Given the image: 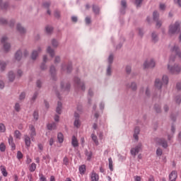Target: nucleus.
<instances>
[{
  "instance_id": "1",
  "label": "nucleus",
  "mask_w": 181,
  "mask_h": 181,
  "mask_svg": "<svg viewBox=\"0 0 181 181\" xmlns=\"http://www.w3.org/2000/svg\"><path fill=\"white\" fill-rule=\"evenodd\" d=\"M173 62H175V58L170 57L168 65V69L170 71V73H171V74H177L178 73H180L181 67L177 64H175L173 66H172Z\"/></svg>"
},
{
  "instance_id": "2",
  "label": "nucleus",
  "mask_w": 181,
  "mask_h": 181,
  "mask_svg": "<svg viewBox=\"0 0 181 181\" xmlns=\"http://www.w3.org/2000/svg\"><path fill=\"white\" fill-rule=\"evenodd\" d=\"M180 30V23L179 22H175L174 24H171L169 26L168 35L172 36L175 33H177Z\"/></svg>"
},
{
  "instance_id": "3",
  "label": "nucleus",
  "mask_w": 181,
  "mask_h": 181,
  "mask_svg": "<svg viewBox=\"0 0 181 181\" xmlns=\"http://www.w3.org/2000/svg\"><path fill=\"white\" fill-rule=\"evenodd\" d=\"M163 83L160 82V80L156 79L155 81V87L158 88V90H160L162 88V86L164 84L165 86H167V84L169 83V78H168L167 76H163Z\"/></svg>"
},
{
  "instance_id": "4",
  "label": "nucleus",
  "mask_w": 181,
  "mask_h": 181,
  "mask_svg": "<svg viewBox=\"0 0 181 181\" xmlns=\"http://www.w3.org/2000/svg\"><path fill=\"white\" fill-rule=\"evenodd\" d=\"M28 134L31 140L33 141L35 139V136L36 135V129H35V126L33 124L29 125Z\"/></svg>"
},
{
  "instance_id": "5",
  "label": "nucleus",
  "mask_w": 181,
  "mask_h": 181,
  "mask_svg": "<svg viewBox=\"0 0 181 181\" xmlns=\"http://www.w3.org/2000/svg\"><path fill=\"white\" fill-rule=\"evenodd\" d=\"M155 61L153 59L147 60L144 64V69H152L155 67Z\"/></svg>"
},
{
  "instance_id": "6",
  "label": "nucleus",
  "mask_w": 181,
  "mask_h": 181,
  "mask_svg": "<svg viewBox=\"0 0 181 181\" xmlns=\"http://www.w3.org/2000/svg\"><path fill=\"white\" fill-rule=\"evenodd\" d=\"M6 40H8V37H3L1 39V43L4 45L5 52H9V49H11V44L6 42Z\"/></svg>"
},
{
  "instance_id": "7",
  "label": "nucleus",
  "mask_w": 181,
  "mask_h": 181,
  "mask_svg": "<svg viewBox=\"0 0 181 181\" xmlns=\"http://www.w3.org/2000/svg\"><path fill=\"white\" fill-rule=\"evenodd\" d=\"M155 141L158 145H160L163 148H168V141L165 139L156 138Z\"/></svg>"
},
{
  "instance_id": "8",
  "label": "nucleus",
  "mask_w": 181,
  "mask_h": 181,
  "mask_svg": "<svg viewBox=\"0 0 181 181\" xmlns=\"http://www.w3.org/2000/svg\"><path fill=\"white\" fill-rule=\"evenodd\" d=\"M142 149V144H139L136 147L131 149V153L133 156H136V153H139V151Z\"/></svg>"
},
{
  "instance_id": "9",
  "label": "nucleus",
  "mask_w": 181,
  "mask_h": 181,
  "mask_svg": "<svg viewBox=\"0 0 181 181\" xmlns=\"http://www.w3.org/2000/svg\"><path fill=\"white\" fill-rule=\"evenodd\" d=\"M74 83L76 87H78V88H81L82 91H84V90H86V86H84V83L80 81V79L78 78H74Z\"/></svg>"
},
{
  "instance_id": "10",
  "label": "nucleus",
  "mask_w": 181,
  "mask_h": 181,
  "mask_svg": "<svg viewBox=\"0 0 181 181\" xmlns=\"http://www.w3.org/2000/svg\"><path fill=\"white\" fill-rule=\"evenodd\" d=\"M171 52L172 53H174L175 54H176V56H177L179 59H181V52L177 45H174L171 48Z\"/></svg>"
},
{
  "instance_id": "11",
  "label": "nucleus",
  "mask_w": 181,
  "mask_h": 181,
  "mask_svg": "<svg viewBox=\"0 0 181 181\" xmlns=\"http://www.w3.org/2000/svg\"><path fill=\"white\" fill-rule=\"evenodd\" d=\"M74 117H75V121L74 123V127H76V128H80V119L78 118H80V115H78V113H75L74 114Z\"/></svg>"
},
{
  "instance_id": "12",
  "label": "nucleus",
  "mask_w": 181,
  "mask_h": 181,
  "mask_svg": "<svg viewBox=\"0 0 181 181\" xmlns=\"http://www.w3.org/2000/svg\"><path fill=\"white\" fill-rule=\"evenodd\" d=\"M41 52H42V48L40 47H38L37 51L36 50L33 51V53L31 54V59L33 60H36V57H37L39 53H40Z\"/></svg>"
},
{
  "instance_id": "13",
  "label": "nucleus",
  "mask_w": 181,
  "mask_h": 181,
  "mask_svg": "<svg viewBox=\"0 0 181 181\" xmlns=\"http://www.w3.org/2000/svg\"><path fill=\"white\" fill-rule=\"evenodd\" d=\"M170 181H176V179H177V172L176 171H172L169 175Z\"/></svg>"
},
{
  "instance_id": "14",
  "label": "nucleus",
  "mask_w": 181,
  "mask_h": 181,
  "mask_svg": "<svg viewBox=\"0 0 181 181\" xmlns=\"http://www.w3.org/2000/svg\"><path fill=\"white\" fill-rule=\"evenodd\" d=\"M91 181L100 180V176L95 172L93 171L90 175Z\"/></svg>"
},
{
  "instance_id": "15",
  "label": "nucleus",
  "mask_w": 181,
  "mask_h": 181,
  "mask_svg": "<svg viewBox=\"0 0 181 181\" xmlns=\"http://www.w3.org/2000/svg\"><path fill=\"white\" fill-rule=\"evenodd\" d=\"M71 145L74 148H77L78 146V140L76 136H73L71 139Z\"/></svg>"
},
{
  "instance_id": "16",
  "label": "nucleus",
  "mask_w": 181,
  "mask_h": 181,
  "mask_svg": "<svg viewBox=\"0 0 181 181\" xmlns=\"http://www.w3.org/2000/svg\"><path fill=\"white\" fill-rule=\"evenodd\" d=\"M8 144H9V145H11L12 150L15 151L16 146H15V143H13V137L12 136V135L9 136Z\"/></svg>"
},
{
  "instance_id": "17",
  "label": "nucleus",
  "mask_w": 181,
  "mask_h": 181,
  "mask_svg": "<svg viewBox=\"0 0 181 181\" xmlns=\"http://www.w3.org/2000/svg\"><path fill=\"white\" fill-rule=\"evenodd\" d=\"M24 141H25V146L29 148L30 146V144H31V141H30V137H29L28 136V134H25L24 136Z\"/></svg>"
},
{
  "instance_id": "18",
  "label": "nucleus",
  "mask_w": 181,
  "mask_h": 181,
  "mask_svg": "<svg viewBox=\"0 0 181 181\" xmlns=\"http://www.w3.org/2000/svg\"><path fill=\"white\" fill-rule=\"evenodd\" d=\"M61 88L63 91H66V90L67 91L70 89V84L62 83H61Z\"/></svg>"
},
{
  "instance_id": "19",
  "label": "nucleus",
  "mask_w": 181,
  "mask_h": 181,
  "mask_svg": "<svg viewBox=\"0 0 181 181\" xmlns=\"http://www.w3.org/2000/svg\"><path fill=\"white\" fill-rule=\"evenodd\" d=\"M90 136L95 145H96V146H98L100 145V142H98V137H97V136L94 134H92Z\"/></svg>"
},
{
  "instance_id": "20",
  "label": "nucleus",
  "mask_w": 181,
  "mask_h": 181,
  "mask_svg": "<svg viewBox=\"0 0 181 181\" xmlns=\"http://www.w3.org/2000/svg\"><path fill=\"white\" fill-rule=\"evenodd\" d=\"M15 59L18 62H19V60H21V59H22V51L18 50V51H17L16 52V54H15Z\"/></svg>"
},
{
  "instance_id": "21",
  "label": "nucleus",
  "mask_w": 181,
  "mask_h": 181,
  "mask_svg": "<svg viewBox=\"0 0 181 181\" xmlns=\"http://www.w3.org/2000/svg\"><path fill=\"white\" fill-rule=\"evenodd\" d=\"M139 127H136L134 129V139H136V141H138L139 139V137L138 136V135H139Z\"/></svg>"
},
{
  "instance_id": "22",
  "label": "nucleus",
  "mask_w": 181,
  "mask_h": 181,
  "mask_svg": "<svg viewBox=\"0 0 181 181\" xmlns=\"http://www.w3.org/2000/svg\"><path fill=\"white\" fill-rule=\"evenodd\" d=\"M0 170L4 177H6V176H8V171H6V168H5L4 165H1Z\"/></svg>"
},
{
  "instance_id": "23",
  "label": "nucleus",
  "mask_w": 181,
  "mask_h": 181,
  "mask_svg": "<svg viewBox=\"0 0 181 181\" xmlns=\"http://www.w3.org/2000/svg\"><path fill=\"white\" fill-rule=\"evenodd\" d=\"M17 30L20 32V33H26V29L25 28L22 27L21 24H17Z\"/></svg>"
},
{
  "instance_id": "24",
  "label": "nucleus",
  "mask_w": 181,
  "mask_h": 181,
  "mask_svg": "<svg viewBox=\"0 0 181 181\" xmlns=\"http://www.w3.org/2000/svg\"><path fill=\"white\" fill-rule=\"evenodd\" d=\"M57 124L56 123H51L47 124V129L49 131H53V129H56Z\"/></svg>"
},
{
  "instance_id": "25",
  "label": "nucleus",
  "mask_w": 181,
  "mask_h": 181,
  "mask_svg": "<svg viewBox=\"0 0 181 181\" xmlns=\"http://www.w3.org/2000/svg\"><path fill=\"white\" fill-rule=\"evenodd\" d=\"M62 102H58L57 107L56 109V112H57V114H62Z\"/></svg>"
},
{
  "instance_id": "26",
  "label": "nucleus",
  "mask_w": 181,
  "mask_h": 181,
  "mask_svg": "<svg viewBox=\"0 0 181 181\" xmlns=\"http://www.w3.org/2000/svg\"><path fill=\"white\" fill-rule=\"evenodd\" d=\"M6 132V127L4 123H0V133L4 134Z\"/></svg>"
},
{
  "instance_id": "27",
  "label": "nucleus",
  "mask_w": 181,
  "mask_h": 181,
  "mask_svg": "<svg viewBox=\"0 0 181 181\" xmlns=\"http://www.w3.org/2000/svg\"><path fill=\"white\" fill-rule=\"evenodd\" d=\"M108 161H109V169H110V170L111 172H112L114 170L112 158H108Z\"/></svg>"
},
{
  "instance_id": "28",
  "label": "nucleus",
  "mask_w": 181,
  "mask_h": 181,
  "mask_svg": "<svg viewBox=\"0 0 181 181\" xmlns=\"http://www.w3.org/2000/svg\"><path fill=\"white\" fill-rule=\"evenodd\" d=\"M22 136V134L21 133V132H19V130H16L14 132V137L16 138V139H21Z\"/></svg>"
},
{
  "instance_id": "29",
  "label": "nucleus",
  "mask_w": 181,
  "mask_h": 181,
  "mask_svg": "<svg viewBox=\"0 0 181 181\" xmlns=\"http://www.w3.org/2000/svg\"><path fill=\"white\" fill-rule=\"evenodd\" d=\"M57 138L59 144H63V141H64V136H63V134L59 133Z\"/></svg>"
},
{
  "instance_id": "30",
  "label": "nucleus",
  "mask_w": 181,
  "mask_h": 181,
  "mask_svg": "<svg viewBox=\"0 0 181 181\" xmlns=\"http://www.w3.org/2000/svg\"><path fill=\"white\" fill-rule=\"evenodd\" d=\"M50 74L52 77V79L54 80V77L56 76V69L54 68V66L50 67Z\"/></svg>"
},
{
  "instance_id": "31",
  "label": "nucleus",
  "mask_w": 181,
  "mask_h": 181,
  "mask_svg": "<svg viewBox=\"0 0 181 181\" xmlns=\"http://www.w3.org/2000/svg\"><path fill=\"white\" fill-rule=\"evenodd\" d=\"M79 172L81 175H84V173H86V165H82L79 167Z\"/></svg>"
},
{
  "instance_id": "32",
  "label": "nucleus",
  "mask_w": 181,
  "mask_h": 181,
  "mask_svg": "<svg viewBox=\"0 0 181 181\" xmlns=\"http://www.w3.org/2000/svg\"><path fill=\"white\" fill-rule=\"evenodd\" d=\"M8 80L9 81H13L15 80V74L12 71L8 73Z\"/></svg>"
},
{
  "instance_id": "33",
  "label": "nucleus",
  "mask_w": 181,
  "mask_h": 181,
  "mask_svg": "<svg viewBox=\"0 0 181 181\" xmlns=\"http://www.w3.org/2000/svg\"><path fill=\"white\" fill-rule=\"evenodd\" d=\"M47 53L50 54L51 57H53L54 56V50H53L50 47H48L47 49Z\"/></svg>"
},
{
  "instance_id": "34",
  "label": "nucleus",
  "mask_w": 181,
  "mask_h": 181,
  "mask_svg": "<svg viewBox=\"0 0 181 181\" xmlns=\"http://www.w3.org/2000/svg\"><path fill=\"white\" fill-rule=\"evenodd\" d=\"M93 11L95 15H98V13H100V8H98L97 6H93Z\"/></svg>"
},
{
  "instance_id": "35",
  "label": "nucleus",
  "mask_w": 181,
  "mask_h": 181,
  "mask_svg": "<svg viewBox=\"0 0 181 181\" xmlns=\"http://www.w3.org/2000/svg\"><path fill=\"white\" fill-rule=\"evenodd\" d=\"M36 170V164L35 163H33L30 165V172H35Z\"/></svg>"
},
{
  "instance_id": "36",
  "label": "nucleus",
  "mask_w": 181,
  "mask_h": 181,
  "mask_svg": "<svg viewBox=\"0 0 181 181\" xmlns=\"http://www.w3.org/2000/svg\"><path fill=\"white\" fill-rule=\"evenodd\" d=\"M62 70H66V73H70L71 71V66L68 65L66 67L62 66Z\"/></svg>"
},
{
  "instance_id": "37",
  "label": "nucleus",
  "mask_w": 181,
  "mask_h": 181,
  "mask_svg": "<svg viewBox=\"0 0 181 181\" xmlns=\"http://www.w3.org/2000/svg\"><path fill=\"white\" fill-rule=\"evenodd\" d=\"M86 155L87 156V160H90L91 156H93V153L91 151H86Z\"/></svg>"
},
{
  "instance_id": "38",
  "label": "nucleus",
  "mask_w": 181,
  "mask_h": 181,
  "mask_svg": "<svg viewBox=\"0 0 181 181\" xmlns=\"http://www.w3.org/2000/svg\"><path fill=\"white\" fill-rule=\"evenodd\" d=\"M153 21H158L159 18V13H158V11H154L153 13Z\"/></svg>"
},
{
  "instance_id": "39",
  "label": "nucleus",
  "mask_w": 181,
  "mask_h": 181,
  "mask_svg": "<svg viewBox=\"0 0 181 181\" xmlns=\"http://www.w3.org/2000/svg\"><path fill=\"white\" fill-rule=\"evenodd\" d=\"M6 149V146H5V144L1 143L0 144V151H1V152H5Z\"/></svg>"
},
{
  "instance_id": "40",
  "label": "nucleus",
  "mask_w": 181,
  "mask_h": 181,
  "mask_svg": "<svg viewBox=\"0 0 181 181\" xmlns=\"http://www.w3.org/2000/svg\"><path fill=\"white\" fill-rule=\"evenodd\" d=\"M45 29L47 33H52V32H53V28L52 26H47Z\"/></svg>"
},
{
  "instance_id": "41",
  "label": "nucleus",
  "mask_w": 181,
  "mask_h": 181,
  "mask_svg": "<svg viewBox=\"0 0 181 181\" xmlns=\"http://www.w3.org/2000/svg\"><path fill=\"white\" fill-rule=\"evenodd\" d=\"M2 0H0V6L2 9H6V8H8V4L6 3H4V4H1Z\"/></svg>"
},
{
  "instance_id": "42",
  "label": "nucleus",
  "mask_w": 181,
  "mask_h": 181,
  "mask_svg": "<svg viewBox=\"0 0 181 181\" xmlns=\"http://www.w3.org/2000/svg\"><path fill=\"white\" fill-rule=\"evenodd\" d=\"M162 153H163V151L161 148H158L157 150H156V155L157 156H162Z\"/></svg>"
},
{
  "instance_id": "43",
  "label": "nucleus",
  "mask_w": 181,
  "mask_h": 181,
  "mask_svg": "<svg viewBox=\"0 0 181 181\" xmlns=\"http://www.w3.org/2000/svg\"><path fill=\"white\" fill-rule=\"evenodd\" d=\"M52 45L54 47H57V46H59V42L56 40H52Z\"/></svg>"
},
{
  "instance_id": "44",
  "label": "nucleus",
  "mask_w": 181,
  "mask_h": 181,
  "mask_svg": "<svg viewBox=\"0 0 181 181\" xmlns=\"http://www.w3.org/2000/svg\"><path fill=\"white\" fill-rule=\"evenodd\" d=\"M63 163L66 165V166H68L69 165V158L67 157H64V159H63Z\"/></svg>"
},
{
  "instance_id": "45",
  "label": "nucleus",
  "mask_w": 181,
  "mask_h": 181,
  "mask_svg": "<svg viewBox=\"0 0 181 181\" xmlns=\"http://www.w3.org/2000/svg\"><path fill=\"white\" fill-rule=\"evenodd\" d=\"M23 158V154H22V152L18 151L17 152V159H22Z\"/></svg>"
},
{
  "instance_id": "46",
  "label": "nucleus",
  "mask_w": 181,
  "mask_h": 181,
  "mask_svg": "<svg viewBox=\"0 0 181 181\" xmlns=\"http://www.w3.org/2000/svg\"><path fill=\"white\" fill-rule=\"evenodd\" d=\"M114 60V55L110 54L108 58V63L109 64H111Z\"/></svg>"
},
{
  "instance_id": "47",
  "label": "nucleus",
  "mask_w": 181,
  "mask_h": 181,
  "mask_svg": "<svg viewBox=\"0 0 181 181\" xmlns=\"http://www.w3.org/2000/svg\"><path fill=\"white\" fill-rule=\"evenodd\" d=\"M15 110L16 111H17V112H19V111H21V105H19V103H16Z\"/></svg>"
},
{
  "instance_id": "48",
  "label": "nucleus",
  "mask_w": 181,
  "mask_h": 181,
  "mask_svg": "<svg viewBox=\"0 0 181 181\" xmlns=\"http://www.w3.org/2000/svg\"><path fill=\"white\" fill-rule=\"evenodd\" d=\"M33 117H34V119L37 121V119H39V112L35 111L33 113Z\"/></svg>"
},
{
  "instance_id": "49",
  "label": "nucleus",
  "mask_w": 181,
  "mask_h": 181,
  "mask_svg": "<svg viewBox=\"0 0 181 181\" xmlns=\"http://www.w3.org/2000/svg\"><path fill=\"white\" fill-rule=\"evenodd\" d=\"M152 40L154 42L158 40V35L155 33L152 34Z\"/></svg>"
},
{
  "instance_id": "50",
  "label": "nucleus",
  "mask_w": 181,
  "mask_h": 181,
  "mask_svg": "<svg viewBox=\"0 0 181 181\" xmlns=\"http://www.w3.org/2000/svg\"><path fill=\"white\" fill-rule=\"evenodd\" d=\"M25 97H26V94L25 93H21L19 96V100L22 101V100H25Z\"/></svg>"
},
{
  "instance_id": "51",
  "label": "nucleus",
  "mask_w": 181,
  "mask_h": 181,
  "mask_svg": "<svg viewBox=\"0 0 181 181\" xmlns=\"http://www.w3.org/2000/svg\"><path fill=\"white\" fill-rule=\"evenodd\" d=\"M39 176H40V181H47L46 177H45L43 174H40Z\"/></svg>"
},
{
  "instance_id": "52",
  "label": "nucleus",
  "mask_w": 181,
  "mask_h": 181,
  "mask_svg": "<svg viewBox=\"0 0 181 181\" xmlns=\"http://www.w3.org/2000/svg\"><path fill=\"white\" fill-rule=\"evenodd\" d=\"M130 88L132 90H133V91H135V90H136V83H132Z\"/></svg>"
},
{
  "instance_id": "53",
  "label": "nucleus",
  "mask_w": 181,
  "mask_h": 181,
  "mask_svg": "<svg viewBox=\"0 0 181 181\" xmlns=\"http://www.w3.org/2000/svg\"><path fill=\"white\" fill-rule=\"evenodd\" d=\"M107 75L111 76V65H109L107 69Z\"/></svg>"
},
{
  "instance_id": "54",
  "label": "nucleus",
  "mask_w": 181,
  "mask_h": 181,
  "mask_svg": "<svg viewBox=\"0 0 181 181\" xmlns=\"http://www.w3.org/2000/svg\"><path fill=\"white\" fill-rule=\"evenodd\" d=\"M121 5L123 8H127V1L125 0H122L121 1Z\"/></svg>"
},
{
  "instance_id": "55",
  "label": "nucleus",
  "mask_w": 181,
  "mask_h": 181,
  "mask_svg": "<svg viewBox=\"0 0 181 181\" xmlns=\"http://www.w3.org/2000/svg\"><path fill=\"white\" fill-rule=\"evenodd\" d=\"M85 21H86V23H87V25H90V23H91V18H90L89 17H86Z\"/></svg>"
},
{
  "instance_id": "56",
  "label": "nucleus",
  "mask_w": 181,
  "mask_h": 181,
  "mask_svg": "<svg viewBox=\"0 0 181 181\" xmlns=\"http://www.w3.org/2000/svg\"><path fill=\"white\" fill-rule=\"evenodd\" d=\"M0 66H1V70H4L5 67H6V64L4 62H0Z\"/></svg>"
},
{
  "instance_id": "57",
  "label": "nucleus",
  "mask_w": 181,
  "mask_h": 181,
  "mask_svg": "<svg viewBox=\"0 0 181 181\" xmlns=\"http://www.w3.org/2000/svg\"><path fill=\"white\" fill-rule=\"evenodd\" d=\"M166 8V6L163 4H160V11H165V8Z\"/></svg>"
},
{
  "instance_id": "58",
  "label": "nucleus",
  "mask_w": 181,
  "mask_h": 181,
  "mask_svg": "<svg viewBox=\"0 0 181 181\" xmlns=\"http://www.w3.org/2000/svg\"><path fill=\"white\" fill-rule=\"evenodd\" d=\"M135 4L136 6H140L141 4H142V0H136Z\"/></svg>"
},
{
  "instance_id": "59",
  "label": "nucleus",
  "mask_w": 181,
  "mask_h": 181,
  "mask_svg": "<svg viewBox=\"0 0 181 181\" xmlns=\"http://www.w3.org/2000/svg\"><path fill=\"white\" fill-rule=\"evenodd\" d=\"M155 110H156V112H160V107L159 105H156Z\"/></svg>"
},
{
  "instance_id": "60",
  "label": "nucleus",
  "mask_w": 181,
  "mask_h": 181,
  "mask_svg": "<svg viewBox=\"0 0 181 181\" xmlns=\"http://www.w3.org/2000/svg\"><path fill=\"white\" fill-rule=\"evenodd\" d=\"M49 144L50 146H52L53 145V144H54V139L51 138L49 141Z\"/></svg>"
},
{
  "instance_id": "61",
  "label": "nucleus",
  "mask_w": 181,
  "mask_h": 181,
  "mask_svg": "<svg viewBox=\"0 0 181 181\" xmlns=\"http://www.w3.org/2000/svg\"><path fill=\"white\" fill-rule=\"evenodd\" d=\"M126 71L127 74H129V73H131V67L129 66H126Z\"/></svg>"
},
{
  "instance_id": "62",
  "label": "nucleus",
  "mask_w": 181,
  "mask_h": 181,
  "mask_svg": "<svg viewBox=\"0 0 181 181\" xmlns=\"http://www.w3.org/2000/svg\"><path fill=\"white\" fill-rule=\"evenodd\" d=\"M180 101H181V97L180 96H177V98H176L177 104H180Z\"/></svg>"
},
{
  "instance_id": "63",
  "label": "nucleus",
  "mask_w": 181,
  "mask_h": 181,
  "mask_svg": "<svg viewBox=\"0 0 181 181\" xmlns=\"http://www.w3.org/2000/svg\"><path fill=\"white\" fill-rule=\"evenodd\" d=\"M134 180L135 181H141V177L139 176H135L134 177Z\"/></svg>"
},
{
  "instance_id": "64",
  "label": "nucleus",
  "mask_w": 181,
  "mask_h": 181,
  "mask_svg": "<svg viewBox=\"0 0 181 181\" xmlns=\"http://www.w3.org/2000/svg\"><path fill=\"white\" fill-rule=\"evenodd\" d=\"M176 87H177V89L181 90V83H177Z\"/></svg>"
}]
</instances>
